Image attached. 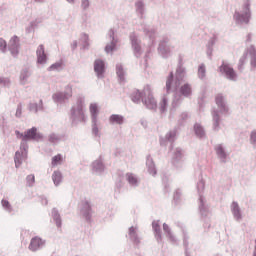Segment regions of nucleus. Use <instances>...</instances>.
<instances>
[{
    "label": "nucleus",
    "mask_w": 256,
    "mask_h": 256,
    "mask_svg": "<svg viewBox=\"0 0 256 256\" xmlns=\"http://www.w3.org/2000/svg\"><path fill=\"white\" fill-rule=\"evenodd\" d=\"M14 161H15L16 167H21V165L23 164V161H27V152L26 151H22V152L17 151L15 153Z\"/></svg>",
    "instance_id": "0eeeda50"
},
{
    "label": "nucleus",
    "mask_w": 256,
    "mask_h": 256,
    "mask_svg": "<svg viewBox=\"0 0 256 256\" xmlns=\"http://www.w3.org/2000/svg\"><path fill=\"white\" fill-rule=\"evenodd\" d=\"M163 230L165 231V233H170V230H169V225H167L166 223L163 224Z\"/></svg>",
    "instance_id": "f704fd0d"
},
{
    "label": "nucleus",
    "mask_w": 256,
    "mask_h": 256,
    "mask_svg": "<svg viewBox=\"0 0 256 256\" xmlns=\"http://www.w3.org/2000/svg\"><path fill=\"white\" fill-rule=\"evenodd\" d=\"M2 207L5 209H11V204L7 200H2Z\"/></svg>",
    "instance_id": "c756f323"
},
{
    "label": "nucleus",
    "mask_w": 256,
    "mask_h": 256,
    "mask_svg": "<svg viewBox=\"0 0 256 256\" xmlns=\"http://www.w3.org/2000/svg\"><path fill=\"white\" fill-rule=\"evenodd\" d=\"M61 67H63V63H61V62H56V63L52 64V65L48 68V71H57V70L61 69Z\"/></svg>",
    "instance_id": "412c9836"
},
{
    "label": "nucleus",
    "mask_w": 256,
    "mask_h": 256,
    "mask_svg": "<svg viewBox=\"0 0 256 256\" xmlns=\"http://www.w3.org/2000/svg\"><path fill=\"white\" fill-rule=\"evenodd\" d=\"M143 95L142 101L144 105H146L148 109H157V100H155L150 86L144 88Z\"/></svg>",
    "instance_id": "f257e3e1"
},
{
    "label": "nucleus",
    "mask_w": 256,
    "mask_h": 256,
    "mask_svg": "<svg viewBox=\"0 0 256 256\" xmlns=\"http://www.w3.org/2000/svg\"><path fill=\"white\" fill-rule=\"evenodd\" d=\"M254 256H256V253H254Z\"/></svg>",
    "instance_id": "49530a36"
},
{
    "label": "nucleus",
    "mask_w": 256,
    "mask_h": 256,
    "mask_svg": "<svg viewBox=\"0 0 256 256\" xmlns=\"http://www.w3.org/2000/svg\"><path fill=\"white\" fill-rule=\"evenodd\" d=\"M9 51L13 57H17L19 55V37L13 36L8 44Z\"/></svg>",
    "instance_id": "7ed1b4c3"
},
{
    "label": "nucleus",
    "mask_w": 256,
    "mask_h": 256,
    "mask_svg": "<svg viewBox=\"0 0 256 256\" xmlns=\"http://www.w3.org/2000/svg\"><path fill=\"white\" fill-rule=\"evenodd\" d=\"M68 3H74L75 0H67Z\"/></svg>",
    "instance_id": "37998d69"
},
{
    "label": "nucleus",
    "mask_w": 256,
    "mask_h": 256,
    "mask_svg": "<svg viewBox=\"0 0 256 256\" xmlns=\"http://www.w3.org/2000/svg\"><path fill=\"white\" fill-rule=\"evenodd\" d=\"M36 55L38 63L43 64L47 62V54H45V46L43 44L38 46Z\"/></svg>",
    "instance_id": "39448f33"
},
{
    "label": "nucleus",
    "mask_w": 256,
    "mask_h": 256,
    "mask_svg": "<svg viewBox=\"0 0 256 256\" xmlns=\"http://www.w3.org/2000/svg\"><path fill=\"white\" fill-rule=\"evenodd\" d=\"M144 97H145V94H143V92L141 93L139 90H136L132 94V101L134 103H139V101H141V99H143Z\"/></svg>",
    "instance_id": "ddd939ff"
},
{
    "label": "nucleus",
    "mask_w": 256,
    "mask_h": 256,
    "mask_svg": "<svg viewBox=\"0 0 256 256\" xmlns=\"http://www.w3.org/2000/svg\"><path fill=\"white\" fill-rule=\"evenodd\" d=\"M35 112H37V108L35 109Z\"/></svg>",
    "instance_id": "a18cd8bd"
},
{
    "label": "nucleus",
    "mask_w": 256,
    "mask_h": 256,
    "mask_svg": "<svg viewBox=\"0 0 256 256\" xmlns=\"http://www.w3.org/2000/svg\"><path fill=\"white\" fill-rule=\"evenodd\" d=\"M63 97V94H55L53 96V99H55L56 101H61V98Z\"/></svg>",
    "instance_id": "473e14b6"
},
{
    "label": "nucleus",
    "mask_w": 256,
    "mask_h": 256,
    "mask_svg": "<svg viewBox=\"0 0 256 256\" xmlns=\"http://www.w3.org/2000/svg\"><path fill=\"white\" fill-rule=\"evenodd\" d=\"M176 135H177L176 132H170L168 139L171 140V139H173Z\"/></svg>",
    "instance_id": "e433bc0d"
},
{
    "label": "nucleus",
    "mask_w": 256,
    "mask_h": 256,
    "mask_svg": "<svg viewBox=\"0 0 256 256\" xmlns=\"http://www.w3.org/2000/svg\"><path fill=\"white\" fill-rule=\"evenodd\" d=\"M215 151L220 159H227V153H225L222 145H217Z\"/></svg>",
    "instance_id": "f8f14e48"
},
{
    "label": "nucleus",
    "mask_w": 256,
    "mask_h": 256,
    "mask_svg": "<svg viewBox=\"0 0 256 256\" xmlns=\"http://www.w3.org/2000/svg\"><path fill=\"white\" fill-rule=\"evenodd\" d=\"M117 75H118L119 77H122V76H123V69H121V67H118V68H117Z\"/></svg>",
    "instance_id": "c9c22d12"
},
{
    "label": "nucleus",
    "mask_w": 256,
    "mask_h": 256,
    "mask_svg": "<svg viewBox=\"0 0 256 256\" xmlns=\"http://www.w3.org/2000/svg\"><path fill=\"white\" fill-rule=\"evenodd\" d=\"M69 93L63 96V99H69V97H73V88L71 86H67Z\"/></svg>",
    "instance_id": "cd10ccee"
},
{
    "label": "nucleus",
    "mask_w": 256,
    "mask_h": 256,
    "mask_svg": "<svg viewBox=\"0 0 256 256\" xmlns=\"http://www.w3.org/2000/svg\"><path fill=\"white\" fill-rule=\"evenodd\" d=\"M194 129H195V133L196 135H198V137H203V128L199 125V124H196L194 126Z\"/></svg>",
    "instance_id": "393cba45"
},
{
    "label": "nucleus",
    "mask_w": 256,
    "mask_h": 256,
    "mask_svg": "<svg viewBox=\"0 0 256 256\" xmlns=\"http://www.w3.org/2000/svg\"><path fill=\"white\" fill-rule=\"evenodd\" d=\"M1 83H3V80L0 78V85H1Z\"/></svg>",
    "instance_id": "c03bdc74"
},
{
    "label": "nucleus",
    "mask_w": 256,
    "mask_h": 256,
    "mask_svg": "<svg viewBox=\"0 0 256 256\" xmlns=\"http://www.w3.org/2000/svg\"><path fill=\"white\" fill-rule=\"evenodd\" d=\"M220 72L224 73L228 79H231L232 81L237 77V74H235V70L228 64L223 63L220 66Z\"/></svg>",
    "instance_id": "20e7f679"
},
{
    "label": "nucleus",
    "mask_w": 256,
    "mask_h": 256,
    "mask_svg": "<svg viewBox=\"0 0 256 256\" xmlns=\"http://www.w3.org/2000/svg\"><path fill=\"white\" fill-rule=\"evenodd\" d=\"M57 139H59V138H57L55 135H51V136H50V141H51L52 143H55V141H57Z\"/></svg>",
    "instance_id": "58836bf2"
},
{
    "label": "nucleus",
    "mask_w": 256,
    "mask_h": 256,
    "mask_svg": "<svg viewBox=\"0 0 256 256\" xmlns=\"http://www.w3.org/2000/svg\"><path fill=\"white\" fill-rule=\"evenodd\" d=\"M198 75L200 79H203L205 77V65H201L198 69Z\"/></svg>",
    "instance_id": "bb28decb"
},
{
    "label": "nucleus",
    "mask_w": 256,
    "mask_h": 256,
    "mask_svg": "<svg viewBox=\"0 0 256 256\" xmlns=\"http://www.w3.org/2000/svg\"><path fill=\"white\" fill-rule=\"evenodd\" d=\"M31 73H29V70H23L21 72V75H20V79L23 83H25V81H27V79H29Z\"/></svg>",
    "instance_id": "aec40b11"
},
{
    "label": "nucleus",
    "mask_w": 256,
    "mask_h": 256,
    "mask_svg": "<svg viewBox=\"0 0 256 256\" xmlns=\"http://www.w3.org/2000/svg\"><path fill=\"white\" fill-rule=\"evenodd\" d=\"M128 182L130 183V185H137V177H135V175L133 174H128L126 175Z\"/></svg>",
    "instance_id": "4be33fe9"
},
{
    "label": "nucleus",
    "mask_w": 256,
    "mask_h": 256,
    "mask_svg": "<svg viewBox=\"0 0 256 256\" xmlns=\"http://www.w3.org/2000/svg\"><path fill=\"white\" fill-rule=\"evenodd\" d=\"M26 181H27L29 187H33V183H35V175H33V174L28 175L26 178Z\"/></svg>",
    "instance_id": "a878e982"
},
{
    "label": "nucleus",
    "mask_w": 256,
    "mask_h": 256,
    "mask_svg": "<svg viewBox=\"0 0 256 256\" xmlns=\"http://www.w3.org/2000/svg\"><path fill=\"white\" fill-rule=\"evenodd\" d=\"M0 51H2V53L7 51V41H5L3 38H0Z\"/></svg>",
    "instance_id": "b1692460"
},
{
    "label": "nucleus",
    "mask_w": 256,
    "mask_h": 256,
    "mask_svg": "<svg viewBox=\"0 0 256 256\" xmlns=\"http://www.w3.org/2000/svg\"><path fill=\"white\" fill-rule=\"evenodd\" d=\"M251 142L256 144V132H252V134H251Z\"/></svg>",
    "instance_id": "72a5a7b5"
},
{
    "label": "nucleus",
    "mask_w": 256,
    "mask_h": 256,
    "mask_svg": "<svg viewBox=\"0 0 256 256\" xmlns=\"http://www.w3.org/2000/svg\"><path fill=\"white\" fill-rule=\"evenodd\" d=\"M16 135L19 139H23V141L27 140H34L37 141L39 139H42L43 136L41 134L37 133V128L33 127L29 130H27L24 134L19 133V131H16Z\"/></svg>",
    "instance_id": "f03ea898"
},
{
    "label": "nucleus",
    "mask_w": 256,
    "mask_h": 256,
    "mask_svg": "<svg viewBox=\"0 0 256 256\" xmlns=\"http://www.w3.org/2000/svg\"><path fill=\"white\" fill-rule=\"evenodd\" d=\"M213 119H214V121H215V123H214V127H215V129H217V127H219V115H214L213 116Z\"/></svg>",
    "instance_id": "7c9ffc66"
},
{
    "label": "nucleus",
    "mask_w": 256,
    "mask_h": 256,
    "mask_svg": "<svg viewBox=\"0 0 256 256\" xmlns=\"http://www.w3.org/2000/svg\"><path fill=\"white\" fill-rule=\"evenodd\" d=\"M62 161H63V156H61V154H57L52 158V166L57 167V165H61Z\"/></svg>",
    "instance_id": "2eb2a0df"
},
{
    "label": "nucleus",
    "mask_w": 256,
    "mask_h": 256,
    "mask_svg": "<svg viewBox=\"0 0 256 256\" xmlns=\"http://www.w3.org/2000/svg\"><path fill=\"white\" fill-rule=\"evenodd\" d=\"M180 93L184 97H190L191 93H193V90L191 88L190 84H184L180 87Z\"/></svg>",
    "instance_id": "9d476101"
},
{
    "label": "nucleus",
    "mask_w": 256,
    "mask_h": 256,
    "mask_svg": "<svg viewBox=\"0 0 256 256\" xmlns=\"http://www.w3.org/2000/svg\"><path fill=\"white\" fill-rule=\"evenodd\" d=\"M171 83H173V72L170 73L168 79L166 81V89L167 91H171Z\"/></svg>",
    "instance_id": "5701e85b"
},
{
    "label": "nucleus",
    "mask_w": 256,
    "mask_h": 256,
    "mask_svg": "<svg viewBox=\"0 0 256 256\" xmlns=\"http://www.w3.org/2000/svg\"><path fill=\"white\" fill-rule=\"evenodd\" d=\"M94 71L97 73L98 77H103V74L105 73V62L103 60H96L94 62Z\"/></svg>",
    "instance_id": "423d86ee"
},
{
    "label": "nucleus",
    "mask_w": 256,
    "mask_h": 256,
    "mask_svg": "<svg viewBox=\"0 0 256 256\" xmlns=\"http://www.w3.org/2000/svg\"><path fill=\"white\" fill-rule=\"evenodd\" d=\"M90 113L94 123L97 122V115H99V106L96 103L90 104Z\"/></svg>",
    "instance_id": "9b49d317"
},
{
    "label": "nucleus",
    "mask_w": 256,
    "mask_h": 256,
    "mask_svg": "<svg viewBox=\"0 0 256 256\" xmlns=\"http://www.w3.org/2000/svg\"><path fill=\"white\" fill-rule=\"evenodd\" d=\"M246 10H247L246 17L247 19H249V17H251V13L249 12V5H246Z\"/></svg>",
    "instance_id": "4c0bfd02"
},
{
    "label": "nucleus",
    "mask_w": 256,
    "mask_h": 256,
    "mask_svg": "<svg viewBox=\"0 0 256 256\" xmlns=\"http://www.w3.org/2000/svg\"><path fill=\"white\" fill-rule=\"evenodd\" d=\"M152 227H153L158 239H161V226L159 225V221H154L152 223Z\"/></svg>",
    "instance_id": "dca6fc26"
},
{
    "label": "nucleus",
    "mask_w": 256,
    "mask_h": 256,
    "mask_svg": "<svg viewBox=\"0 0 256 256\" xmlns=\"http://www.w3.org/2000/svg\"><path fill=\"white\" fill-rule=\"evenodd\" d=\"M114 49H115V43H111L106 46L105 51L106 53H111V51H113Z\"/></svg>",
    "instance_id": "c85d7f7f"
},
{
    "label": "nucleus",
    "mask_w": 256,
    "mask_h": 256,
    "mask_svg": "<svg viewBox=\"0 0 256 256\" xmlns=\"http://www.w3.org/2000/svg\"><path fill=\"white\" fill-rule=\"evenodd\" d=\"M52 179L55 185H59L62 179L61 172L55 171L52 175Z\"/></svg>",
    "instance_id": "f3484780"
},
{
    "label": "nucleus",
    "mask_w": 256,
    "mask_h": 256,
    "mask_svg": "<svg viewBox=\"0 0 256 256\" xmlns=\"http://www.w3.org/2000/svg\"><path fill=\"white\" fill-rule=\"evenodd\" d=\"M215 101L220 109H225V100L223 99V95L218 94L215 98Z\"/></svg>",
    "instance_id": "4468645a"
},
{
    "label": "nucleus",
    "mask_w": 256,
    "mask_h": 256,
    "mask_svg": "<svg viewBox=\"0 0 256 256\" xmlns=\"http://www.w3.org/2000/svg\"><path fill=\"white\" fill-rule=\"evenodd\" d=\"M82 7L87 9V7H89V0H82Z\"/></svg>",
    "instance_id": "2f4dec72"
},
{
    "label": "nucleus",
    "mask_w": 256,
    "mask_h": 256,
    "mask_svg": "<svg viewBox=\"0 0 256 256\" xmlns=\"http://www.w3.org/2000/svg\"><path fill=\"white\" fill-rule=\"evenodd\" d=\"M123 121H124V118L123 116L119 115V114H113L110 116L109 118V122L112 124V125H123Z\"/></svg>",
    "instance_id": "1a4fd4ad"
},
{
    "label": "nucleus",
    "mask_w": 256,
    "mask_h": 256,
    "mask_svg": "<svg viewBox=\"0 0 256 256\" xmlns=\"http://www.w3.org/2000/svg\"><path fill=\"white\" fill-rule=\"evenodd\" d=\"M232 210L235 217H237V219H241V212H239V204H237V202L232 203Z\"/></svg>",
    "instance_id": "a211bd4d"
},
{
    "label": "nucleus",
    "mask_w": 256,
    "mask_h": 256,
    "mask_svg": "<svg viewBox=\"0 0 256 256\" xmlns=\"http://www.w3.org/2000/svg\"><path fill=\"white\" fill-rule=\"evenodd\" d=\"M43 240L39 237H34L31 239L30 245H29V249L30 251H37V249H39L40 247H43Z\"/></svg>",
    "instance_id": "6e6552de"
},
{
    "label": "nucleus",
    "mask_w": 256,
    "mask_h": 256,
    "mask_svg": "<svg viewBox=\"0 0 256 256\" xmlns=\"http://www.w3.org/2000/svg\"><path fill=\"white\" fill-rule=\"evenodd\" d=\"M160 111L162 113H165V111H167V97L165 96L160 101Z\"/></svg>",
    "instance_id": "6ab92c4d"
},
{
    "label": "nucleus",
    "mask_w": 256,
    "mask_h": 256,
    "mask_svg": "<svg viewBox=\"0 0 256 256\" xmlns=\"http://www.w3.org/2000/svg\"><path fill=\"white\" fill-rule=\"evenodd\" d=\"M36 3H43L44 0H34Z\"/></svg>",
    "instance_id": "79ce46f5"
},
{
    "label": "nucleus",
    "mask_w": 256,
    "mask_h": 256,
    "mask_svg": "<svg viewBox=\"0 0 256 256\" xmlns=\"http://www.w3.org/2000/svg\"><path fill=\"white\" fill-rule=\"evenodd\" d=\"M130 235H135V227L130 228Z\"/></svg>",
    "instance_id": "ea45409f"
},
{
    "label": "nucleus",
    "mask_w": 256,
    "mask_h": 256,
    "mask_svg": "<svg viewBox=\"0 0 256 256\" xmlns=\"http://www.w3.org/2000/svg\"><path fill=\"white\" fill-rule=\"evenodd\" d=\"M252 65H253V67H256V59H254V61H252Z\"/></svg>",
    "instance_id": "a19ab883"
}]
</instances>
